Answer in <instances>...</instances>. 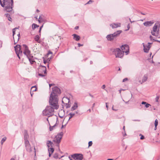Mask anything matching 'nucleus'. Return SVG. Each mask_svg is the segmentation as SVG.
<instances>
[{
	"instance_id": "nucleus-41",
	"label": "nucleus",
	"mask_w": 160,
	"mask_h": 160,
	"mask_svg": "<svg viewBox=\"0 0 160 160\" xmlns=\"http://www.w3.org/2000/svg\"><path fill=\"white\" fill-rule=\"evenodd\" d=\"M125 126H124L123 127V128H122V129L124 130V132H125V134H123V136L124 137L126 135V133H125Z\"/></svg>"
},
{
	"instance_id": "nucleus-57",
	"label": "nucleus",
	"mask_w": 160,
	"mask_h": 160,
	"mask_svg": "<svg viewBox=\"0 0 160 160\" xmlns=\"http://www.w3.org/2000/svg\"><path fill=\"white\" fill-rule=\"evenodd\" d=\"M107 104H108V103L106 102V108H107V109H108V106L107 105Z\"/></svg>"
},
{
	"instance_id": "nucleus-22",
	"label": "nucleus",
	"mask_w": 160,
	"mask_h": 160,
	"mask_svg": "<svg viewBox=\"0 0 160 160\" xmlns=\"http://www.w3.org/2000/svg\"><path fill=\"white\" fill-rule=\"evenodd\" d=\"M75 115V113H70L68 115H70V117H69V119H68V121H69L70 120V119H71V118H72L74 116V115Z\"/></svg>"
},
{
	"instance_id": "nucleus-16",
	"label": "nucleus",
	"mask_w": 160,
	"mask_h": 160,
	"mask_svg": "<svg viewBox=\"0 0 160 160\" xmlns=\"http://www.w3.org/2000/svg\"><path fill=\"white\" fill-rule=\"evenodd\" d=\"M24 140H28V138L29 137L28 132L27 130H25L24 132Z\"/></svg>"
},
{
	"instance_id": "nucleus-43",
	"label": "nucleus",
	"mask_w": 160,
	"mask_h": 160,
	"mask_svg": "<svg viewBox=\"0 0 160 160\" xmlns=\"http://www.w3.org/2000/svg\"><path fill=\"white\" fill-rule=\"evenodd\" d=\"M147 103L146 102H144V101H142V103H141V104H143V105H145Z\"/></svg>"
},
{
	"instance_id": "nucleus-2",
	"label": "nucleus",
	"mask_w": 160,
	"mask_h": 160,
	"mask_svg": "<svg viewBox=\"0 0 160 160\" xmlns=\"http://www.w3.org/2000/svg\"><path fill=\"white\" fill-rule=\"evenodd\" d=\"M52 91L50 95L49 102L50 103H53L55 107V108H57L58 106L56 104L58 103V95H60L61 93V91L60 88L57 86H55L52 88Z\"/></svg>"
},
{
	"instance_id": "nucleus-8",
	"label": "nucleus",
	"mask_w": 160,
	"mask_h": 160,
	"mask_svg": "<svg viewBox=\"0 0 160 160\" xmlns=\"http://www.w3.org/2000/svg\"><path fill=\"white\" fill-rule=\"evenodd\" d=\"M158 23L157 22V23H155L152 28V30L151 31V33L153 36H158V35L159 33V26H158V25L157 24Z\"/></svg>"
},
{
	"instance_id": "nucleus-6",
	"label": "nucleus",
	"mask_w": 160,
	"mask_h": 160,
	"mask_svg": "<svg viewBox=\"0 0 160 160\" xmlns=\"http://www.w3.org/2000/svg\"><path fill=\"white\" fill-rule=\"evenodd\" d=\"M122 32V30L117 31L113 34H110L107 35L106 38L108 41H112L116 37H118Z\"/></svg>"
},
{
	"instance_id": "nucleus-20",
	"label": "nucleus",
	"mask_w": 160,
	"mask_h": 160,
	"mask_svg": "<svg viewBox=\"0 0 160 160\" xmlns=\"http://www.w3.org/2000/svg\"><path fill=\"white\" fill-rule=\"evenodd\" d=\"M39 27V25H38L37 24L35 23H33L32 24V28L33 30H34L35 29L37 28H38Z\"/></svg>"
},
{
	"instance_id": "nucleus-49",
	"label": "nucleus",
	"mask_w": 160,
	"mask_h": 160,
	"mask_svg": "<svg viewBox=\"0 0 160 160\" xmlns=\"http://www.w3.org/2000/svg\"><path fill=\"white\" fill-rule=\"evenodd\" d=\"M8 18V20L9 21H11L12 18L11 17H9V18Z\"/></svg>"
},
{
	"instance_id": "nucleus-31",
	"label": "nucleus",
	"mask_w": 160,
	"mask_h": 160,
	"mask_svg": "<svg viewBox=\"0 0 160 160\" xmlns=\"http://www.w3.org/2000/svg\"><path fill=\"white\" fill-rule=\"evenodd\" d=\"M12 14H10V13L5 14V15L6 16L7 18H8L9 17H10V16L12 15Z\"/></svg>"
},
{
	"instance_id": "nucleus-51",
	"label": "nucleus",
	"mask_w": 160,
	"mask_h": 160,
	"mask_svg": "<svg viewBox=\"0 0 160 160\" xmlns=\"http://www.w3.org/2000/svg\"><path fill=\"white\" fill-rule=\"evenodd\" d=\"M79 27L78 26H76L74 28V29H75V30H77L79 28Z\"/></svg>"
},
{
	"instance_id": "nucleus-61",
	"label": "nucleus",
	"mask_w": 160,
	"mask_h": 160,
	"mask_svg": "<svg viewBox=\"0 0 160 160\" xmlns=\"http://www.w3.org/2000/svg\"><path fill=\"white\" fill-rule=\"evenodd\" d=\"M95 103H93L92 105V109L95 106Z\"/></svg>"
},
{
	"instance_id": "nucleus-39",
	"label": "nucleus",
	"mask_w": 160,
	"mask_h": 160,
	"mask_svg": "<svg viewBox=\"0 0 160 160\" xmlns=\"http://www.w3.org/2000/svg\"><path fill=\"white\" fill-rule=\"evenodd\" d=\"M93 1L92 0H90L89 1H88L85 4H89L93 2Z\"/></svg>"
},
{
	"instance_id": "nucleus-63",
	"label": "nucleus",
	"mask_w": 160,
	"mask_h": 160,
	"mask_svg": "<svg viewBox=\"0 0 160 160\" xmlns=\"http://www.w3.org/2000/svg\"><path fill=\"white\" fill-rule=\"evenodd\" d=\"M68 158L70 160H73L70 156H69Z\"/></svg>"
},
{
	"instance_id": "nucleus-34",
	"label": "nucleus",
	"mask_w": 160,
	"mask_h": 160,
	"mask_svg": "<svg viewBox=\"0 0 160 160\" xmlns=\"http://www.w3.org/2000/svg\"><path fill=\"white\" fill-rule=\"evenodd\" d=\"M43 58V63L44 64H46L48 62V60L49 58H48L47 60H46L44 58Z\"/></svg>"
},
{
	"instance_id": "nucleus-25",
	"label": "nucleus",
	"mask_w": 160,
	"mask_h": 160,
	"mask_svg": "<svg viewBox=\"0 0 160 160\" xmlns=\"http://www.w3.org/2000/svg\"><path fill=\"white\" fill-rule=\"evenodd\" d=\"M68 100V103H66V108H68L70 107L71 105L69 103V102H70V100L68 98H67Z\"/></svg>"
},
{
	"instance_id": "nucleus-21",
	"label": "nucleus",
	"mask_w": 160,
	"mask_h": 160,
	"mask_svg": "<svg viewBox=\"0 0 160 160\" xmlns=\"http://www.w3.org/2000/svg\"><path fill=\"white\" fill-rule=\"evenodd\" d=\"M40 36H39L38 35H36L34 38V39L35 41H38V40L40 38Z\"/></svg>"
},
{
	"instance_id": "nucleus-62",
	"label": "nucleus",
	"mask_w": 160,
	"mask_h": 160,
	"mask_svg": "<svg viewBox=\"0 0 160 160\" xmlns=\"http://www.w3.org/2000/svg\"><path fill=\"white\" fill-rule=\"evenodd\" d=\"M43 25H42V26H41L40 27L39 29H41H41H42V27H43Z\"/></svg>"
},
{
	"instance_id": "nucleus-58",
	"label": "nucleus",
	"mask_w": 160,
	"mask_h": 160,
	"mask_svg": "<svg viewBox=\"0 0 160 160\" xmlns=\"http://www.w3.org/2000/svg\"><path fill=\"white\" fill-rule=\"evenodd\" d=\"M39 19H40V20L42 19V18L41 16H39Z\"/></svg>"
},
{
	"instance_id": "nucleus-40",
	"label": "nucleus",
	"mask_w": 160,
	"mask_h": 160,
	"mask_svg": "<svg viewBox=\"0 0 160 160\" xmlns=\"http://www.w3.org/2000/svg\"><path fill=\"white\" fill-rule=\"evenodd\" d=\"M52 53L51 51H48V53L47 54V56H48L49 54Z\"/></svg>"
},
{
	"instance_id": "nucleus-53",
	"label": "nucleus",
	"mask_w": 160,
	"mask_h": 160,
	"mask_svg": "<svg viewBox=\"0 0 160 160\" xmlns=\"http://www.w3.org/2000/svg\"><path fill=\"white\" fill-rule=\"evenodd\" d=\"M127 28H128V29L126 30V31L128 30L129 29L130 27H129V24H128V25L127 26Z\"/></svg>"
},
{
	"instance_id": "nucleus-52",
	"label": "nucleus",
	"mask_w": 160,
	"mask_h": 160,
	"mask_svg": "<svg viewBox=\"0 0 160 160\" xmlns=\"http://www.w3.org/2000/svg\"><path fill=\"white\" fill-rule=\"evenodd\" d=\"M52 153H50V152H49V157H50L51 156Z\"/></svg>"
},
{
	"instance_id": "nucleus-10",
	"label": "nucleus",
	"mask_w": 160,
	"mask_h": 160,
	"mask_svg": "<svg viewBox=\"0 0 160 160\" xmlns=\"http://www.w3.org/2000/svg\"><path fill=\"white\" fill-rule=\"evenodd\" d=\"M71 157L75 160H82L83 155L81 153H75L71 155Z\"/></svg>"
},
{
	"instance_id": "nucleus-9",
	"label": "nucleus",
	"mask_w": 160,
	"mask_h": 160,
	"mask_svg": "<svg viewBox=\"0 0 160 160\" xmlns=\"http://www.w3.org/2000/svg\"><path fill=\"white\" fill-rule=\"evenodd\" d=\"M63 135L62 132L58 133L57 135L55 136L53 140V142L56 144H59L61 142V140Z\"/></svg>"
},
{
	"instance_id": "nucleus-1",
	"label": "nucleus",
	"mask_w": 160,
	"mask_h": 160,
	"mask_svg": "<svg viewBox=\"0 0 160 160\" xmlns=\"http://www.w3.org/2000/svg\"><path fill=\"white\" fill-rule=\"evenodd\" d=\"M14 49L16 53L20 59V56L22 55V49L23 50V54L26 56L31 64H32L35 62V61L32 59L33 57L32 54H31V51L29 49L28 47L26 45L23 44L21 46L17 44L14 47Z\"/></svg>"
},
{
	"instance_id": "nucleus-59",
	"label": "nucleus",
	"mask_w": 160,
	"mask_h": 160,
	"mask_svg": "<svg viewBox=\"0 0 160 160\" xmlns=\"http://www.w3.org/2000/svg\"><path fill=\"white\" fill-rule=\"evenodd\" d=\"M89 95L91 96V97H92V98H93V96L90 93H89Z\"/></svg>"
},
{
	"instance_id": "nucleus-32",
	"label": "nucleus",
	"mask_w": 160,
	"mask_h": 160,
	"mask_svg": "<svg viewBox=\"0 0 160 160\" xmlns=\"http://www.w3.org/2000/svg\"><path fill=\"white\" fill-rule=\"evenodd\" d=\"M152 44V43L148 42V45L147 46V47L149 49H150L151 46L150 45Z\"/></svg>"
},
{
	"instance_id": "nucleus-56",
	"label": "nucleus",
	"mask_w": 160,
	"mask_h": 160,
	"mask_svg": "<svg viewBox=\"0 0 160 160\" xmlns=\"http://www.w3.org/2000/svg\"><path fill=\"white\" fill-rule=\"evenodd\" d=\"M41 30L39 29V31H38L40 33L39 36H41Z\"/></svg>"
},
{
	"instance_id": "nucleus-13",
	"label": "nucleus",
	"mask_w": 160,
	"mask_h": 160,
	"mask_svg": "<svg viewBox=\"0 0 160 160\" xmlns=\"http://www.w3.org/2000/svg\"><path fill=\"white\" fill-rule=\"evenodd\" d=\"M153 23L154 22L153 21H148L144 22L143 24L146 27H148L151 26Z\"/></svg>"
},
{
	"instance_id": "nucleus-5",
	"label": "nucleus",
	"mask_w": 160,
	"mask_h": 160,
	"mask_svg": "<svg viewBox=\"0 0 160 160\" xmlns=\"http://www.w3.org/2000/svg\"><path fill=\"white\" fill-rule=\"evenodd\" d=\"M111 51L112 52V54L115 55L116 58H122L124 55V52L119 48H117L114 49H111Z\"/></svg>"
},
{
	"instance_id": "nucleus-4",
	"label": "nucleus",
	"mask_w": 160,
	"mask_h": 160,
	"mask_svg": "<svg viewBox=\"0 0 160 160\" xmlns=\"http://www.w3.org/2000/svg\"><path fill=\"white\" fill-rule=\"evenodd\" d=\"M49 104L50 106H47L45 109L42 112L43 114L44 115L48 116V117L52 116L53 115V112L54 111V109H57L59 108L58 103L56 104L58 106L57 108H55V107L53 103H50L49 102Z\"/></svg>"
},
{
	"instance_id": "nucleus-33",
	"label": "nucleus",
	"mask_w": 160,
	"mask_h": 160,
	"mask_svg": "<svg viewBox=\"0 0 160 160\" xmlns=\"http://www.w3.org/2000/svg\"><path fill=\"white\" fill-rule=\"evenodd\" d=\"M52 144H53L52 142L50 141H48L47 142V144H50V145L51 146H52Z\"/></svg>"
},
{
	"instance_id": "nucleus-23",
	"label": "nucleus",
	"mask_w": 160,
	"mask_h": 160,
	"mask_svg": "<svg viewBox=\"0 0 160 160\" xmlns=\"http://www.w3.org/2000/svg\"><path fill=\"white\" fill-rule=\"evenodd\" d=\"M7 139V138L6 137H3L1 141V143L2 145L4 142Z\"/></svg>"
},
{
	"instance_id": "nucleus-18",
	"label": "nucleus",
	"mask_w": 160,
	"mask_h": 160,
	"mask_svg": "<svg viewBox=\"0 0 160 160\" xmlns=\"http://www.w3.org/2000/svg\"><path fill=\"white\" fill-rule=\"evenodd\" d=\"M142 44L143 45V47L144 48V51L145 52L147 53L148 52L149 50L150 49L147 48V47L146 48L145 47V45L144 43H142Z\"/></svg>"
},
{
	"instance_id": "nucleus-19",
	"label": "nucleus",
	"mask_w": 160,
	"mask_h": 160,
	"mask_svg": "<svg viewBox=\"0 0 160 160\" xmlns=\"http://www.w3.org/2000/svg\"><path fill=\"white\" fill-rule=\"evenodd\" d=\"M58 118H57V122H56V124L54 125L53 126H50V127H49V130L50 131H52L53 129L56 126V124H57V122L58 121Z\"/></svg>"
},
{
	"instance_id": "nucleus-15",
	"label": "nucleus",
	"mask_w": 160,
	"mask_h": 160,
	"mask_svg": "<svg viewBox=\"0 0 160 160\" xmlns=\"http://www.w3.org/2000/svg\"><path fill=\"white\" fill-rule=\"evenodd\" d=\"M121 24L120 23H114L112 24V28H116L120 27Z\"/></svg>"
},
{
	"instance_id": "nucleus-12",
	"label": "nucleus",
	"mask_w": 160,
	"mask_h": 160,
	"mask_svg": "<svg viewBox=\"0 0 160 160\" xmlns=\"http://www.w3.org/2000/svg\"><path fill=\"white\" fill-rule=\"evenodd\" d=\"M25 145L27 151L29 152H32V149L29 142L28 140H24Z\"/></svg>"
},
{
	"instance_id": "nucleus-54",
	"label": "nucleus",
	"mask_w": 160,
	"mask_h": 160,
	"mask_svg": "<svg viewBox=\"0 0 160 160\" xmlns=\"http://www.w3.org/2000/svg\"><path fill=\"white\" fill-rule=\"evenodd\" d=\"M133 121H138V122H139L140 121V120H138V119H135V120H133Z\"/></svg>"
},
{
	"instance_id": "nucleus-7",
	"label": "nucleus",
	"mask_w": 160,
	"mask_h": 160,
	"mask_svg": "<svg viewBox=\"0 0 160 160\" xmlns=\"http://www.w3.org/2000/svg\"><path fill=\"white\" fill-rule=\"evenodd\" d=\"M38 75L41 77L45 76L47 74V69L45 66L40 65L38 68Z\"/></svg>"
},
{
	"instance_id": "nucleus-48",
	"label": "nucleus",
	"mask_w": 160,
	"mask_h": 160,
	"mask_svg": "<svg viewBox=\"0 0 160 160\" xmlns=\"http://www.w3.org/2000/svg\"><path fill=\"white\" fill-rule=\"evenodd\" d=\"M105 88V85H103L102 87V89H104Z\"/></svg>"
},
{
	"instance_id": "nucleus-30",
	"label": "nucleus",
	"mask_w": 160,
	"mask_h": 160,
	"mask_svg": "<svg viewBox=\"0 0 160 160\" xmlns=\"http://www.w3.org/2000/svg\"><path fill=\"white\" fill-rule=\"evenodd\" d=\"M158 124V121L157 119H156L155 120V122H154V125L155 126H157Z\"/></svg>"
},
{
	"instance_id": "nucleus-42",
	"label": "nucleus",
	"mask_w": 160,
	"mask_h": 160,
	"mask_svg": "<svg viewBox=\"0 0 160 160\" xmlns=\"http://www.w3.org/2000/svg\"><path fill=\"white\" fill-rule=\"evenodd\" d=\"M152 41L153 42H159L160 43V41H159V40H155L154 39H152Z\"/></svg>"
},
{
	"instance_id": "nucleus-46",
	"label": "nucleus",
	"mask_w": 160,
	"mask_h": 160,
	"mask_svg": "<svg viewBox=\"0 0 160 160\" xmlns=\"http://www.w3.org/2000/svg\"><path fill=\"white\" fill-rule=\"evenodd\" d=\"M78 47H80V46H82L83 45V44H81L80 43H78Z\"/></svg>"
},
{
	"instance_id": "nucleus-11",
	"label": "nucleus",
	"mask_w": 160,
	"mask_h": 160,
	"mask_svg": "<svg viewBox=\"0 0 160 160\" xmlns=\"http://www.w3.org/2000/svg\"><path fill=\"white\" fill-rule=\"evenodd\" d=\"M121 48L122 50V52H123L124 53L125 52L126 55H128L129 52V47L128 45L127 44H124L123 45H122Z\"/></svg>"
},
{
	"instance_id": "nucleus-45",
	"label": "nucleus",
	"mask_w": 160,
	"mask_h": 160,
	"mask_svg": "<svg viewBox=\"0 0 160 160\" xmlns=\"http://www.w3.org/2000/svg\"><path fill=\"white\" fill-rule=\"evenodd\" d=\"M55 85V84L54 83H52V84H49V86L50 88L52 86H54Z\"/></svg>"
},
{
	"instance_id": "nucleus-36",
	"label": "nucleus",
	"mask_w": 160,
	"mask_h": 160,
	"mask_svg": "<svg viewBox=\"0 0 160 160\" xmlns=\"http://www.w3.org/2000/svg\"><path fill=\"white\" fill-rule=\"evenodd\" d=\"M159 98V96H157L156 98H155V101L156 102H158V99Z\"/></svg>"
},
{
	"instance_id": "nucleus-47",
	"label": "nucleus",
	"mask_w": 160,
	"mask_h": 160,
	"mask_svg": "<svg viewBox=\"0 0 160 160\" xmlns=\"http://www.w3.org/2000/svg\"><path fill=\"white\" fill-rule=\"evenodd\" d=\"M149 38H150V39H151V40H152V39H154V38H153V37H152L151 35H150V36Z\"/></svg>"
},
{
	"instance_id": "nucleus-60",
	"label": "nucleus",
	"mask_w": 160,
	"mask_h": 160,
	"mask_svg": "<svg viewBox=\"0 0 160 160\" xmlns=\"http://www.w3.org/2000/svg\"><path fill=\"white\" fill-rule=\"evenodd\" d=\"M112 109L113 110H114L115 111H116L117 110L114 109V108H113V106H112Z\"/></svg>"
},
{
	"instance_id": "nucleus-24",
	"label": "nucleus",
	"mask_w": 160,
	"mask_h": 160,
	"mask_svg": "<svg viewBox=\"0 0 160 160\" xmlns=\"http://www.w3.org/2000/svg\"><path fill=\"white\" fill-rule=\"evenodd\" d=\"M54 149L53 148H48V152H51V153H53L54 151Z\"/></svg>"
},
{
	"instance_id": "nucleus-35",
	"label": "nucleus",
	"mask_w": 160,
	"mask_h": 160,
	"mask_svg": "<svg viewBox=\"0 0 160 160\" xmlns=\"http://www.w3.org/2000/svg\"><path fill=\"white\" fill-rule=\"evenodd\" d=\"M88 144V147L91 146H92V142L91 141H90L89 142Z\"/></svg>"
},
{
	"instance_id": "nucleus-64",
	"label": "nucleus",
	"mask_w": 160,
	"mask_h": 160,
	"mask_svg": "<svg viewBox=\"0 0 160 160\" xmlns=\"http://www.w3.org/2000/svg\"><path fill=\"white\" fill-rule=\"evenodd\" d=\"M92 63H93V62H92V61H90V64H92Z\"/></svg>"
},
{
	"instance_id": "nucleus-3",
	"label": "nucleus",
	"mask_w": 160,
	"mask_h": 160,
	"mask_svg": "<svg viewBox=\"0 0 160 160\" xmlns=\"http://www.w3.org/2000/svg\"><path fill=\"white\" fill-rule=\"evenodd\" d=\"M0 4L5 11L10 14L14 13L13 0H0Z\"/></svg>"
},
{
	"instance_id": "nucleus-37",
	"label": "nucleus",
	"mask_w": 160,
	"mask_h": 160,
	"mask_svg": "<svg viewBox=\"0 0 160 160\" xmlns=\"http://www.w3.org/2000/svg\"><path fill=\"white\" fill-rule=\"evenodd\" d=\"M140 136H141V137H140V139L143 140L144 138V137L143 135L142 134H140Z\"/></svg>"
},
{
	"instance_id": "nucleus-44",
	"label": "nucleus",
	"mask_w": 160,
	"mask_h": 160,
	"mask_svg": "<svg viewBox=\"0 0 160 160\" xmlns=\"http://www.w3.org/2000/svg\"><path fill=\"white\" fill-rule=\"evenodd\" d=\"M128 80V79L127 78H125L123 80L122 82H124L126 81H127Z\"/></svg>"
},
{
	"instance_id": "nucleus-14",
	"label": "nucleus",
	"mask_w": 160,
	"mask_h": 160,
	"mask_svg": "<svg viewBox=\"0 0 160 160\" xmlns=\"http://www.w3.org/2000/svg\"><path fill=\"white\" fill-rule=\"evenodd\" d=\"M73 37V39L76 41H79L80 39V37L76 34H73L72 35Z\"/></svg>"
},
{
	"instance_id": "nucleus-29",
	"label": "nucleus",
	"mask_w": 160,
	"mask_h": 160,
	"mask_svg": "<svg viewBox=\"0 0 160 160\" xmlns=\"http://www.w3.org/2000/svg\"><path fill=\"white\" fill-rule=\"evenodd\" d=\"M17 29V28H13L12 29V35H13V39H14V36L15 34V29Z\"/></svg>"
},
{
	"instance_id": "nucleus-17",
	"label": "nucleus",
	"mask_w": 160,
	"mask_h": 160,
	"mask_svg": "<svg viewBox=\"0 0 160 160\" xmlns=\"http://www.w3.org/2000/svg\"><path fill=\"white\" fill-rule=\"evenodd\" d=\"M78 107L77 103L76 102H75L74 103L73 106L71 108V111H74Z\"/></svg>"
},
{
	"instance_id": "nucleus-28",
	"label": "nucleus",
	"mask_w": 160,
	"mask_h": 160,
	"mask_svg": "<svg viewBox=\"0 0 160 160\" xmlns=\"http://www.w3.org/2000/svg\"><path fill=\"white\" fill-rule=\"evenodd\" d=\"M53 158L55 159H57L58 158V154L57 153H54L53 156Z\"/></svg>"
},
{
	"instance_id": "nucleus-50",
	"label": "nucleus",
	"mask_w": 160,
	"mask_h": 160,
	"mask_svg": "<svg viewBox=\"0 0 160 160\" xmlns=\"http://www.w3.org/2000/svg\"><path fill=\"white\" fill-rule=\"evenodd\" d=\"M122 90H123V91H124V90L123 89H120V90H119V93L121 94V91Z\"/></svg>"
},
{
	"instance_id": "nucleus-38",
	"label": "nucleus",
	"mask_w": 160,
	"mask_h": 160,
	"mask_svg": "<svg viewBox=\"0 0 160 160\" xmlns=\"http://www.w3.org/2000/svg\"><path fill=\"white\" fill-rule=\"evenodd\" d=\"M145 106L146 108H148L149 106H151V105L147 103Z\"/></svg>"
},
{
	"instance_id": "nucleus-55",
	"label": "nucleus",
	"mask_w": 160,
	"mask_h": 160,
	"mask_svg": "<svg viewBox=\"0 0 160 160\" xmlns=\"http://www.w3.org/2000/svg\"><path fill=\"white\" fill-rule=\"evenodd\" d=\"M37 42H38V43H41V41L40 40H39H39H38V41H37Z\"/></svg>"
},
{
	"instance_id": "nucleus-26",
	"label": "nucleus",
	"mask_w": 160,
	"mask_h": 160,
	"mask_svg": "<svg viewBox=\"0 0 160 160\" xmlns=\"http://www.w3.org/2000/svg\"><path fill=\"white\" fill-rule=\"evenodd\" d=\"M148 79V77L147 76L144 75L143 77V78L142 79V82H145Z\"/></svg>"
},
{
	"instance_id": "nucleus-27",
	"label": "nucleus",
	"mask_w": 160,
	"mask_h": 160,
	"mask_svg": "<svg viewBox=\"0 0 160 160\" xmlns=\"http://www.w3.org/2000/svg\"><path fill=\"white\" fill-rule=\"evenodd\" d=\"M37 88L36 87V86H33L31 88V90H32V91H35L37 90Z\"/></svg>"
}]
</instances>
